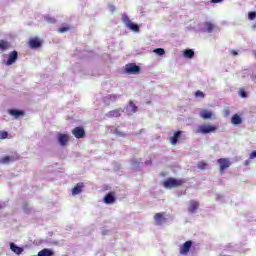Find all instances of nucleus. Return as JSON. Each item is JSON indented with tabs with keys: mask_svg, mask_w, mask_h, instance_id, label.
Here are the masks:
<instances>
[{
	"mask_svg": "<svg viewBox=\"0 0 256 256\" xmlns=\"http://www.w3.org/2000/svg\"><path fill=\"white\" fill-rule=\"evenodd\" d=\"M9 114L12 115V117L18 119V117H21L23 115V111L11 109L9 110Z\"/></svg>",
	"mask_w": 256,
	"mask_h": 256,
	"instance_id": "393cba45",
	"label": "nucleus"
},
{
	"mask_svg": "<svg viewBox=\"0 0 256 256\" xmlns=\"http://www.w3.org/2000/svg\"><path fill=\"white\" fill-rule=\"evenodd\" d=\"M231 123L232 125H241V123H243V119L241 116H239V114H234L232 116Z\"/></svg>",
	"mask_w": 256,
	"mask_h": 256,
	"instance_id": "aec40b11",
	"label": "nucleus"
},
{
	"mask_svg": "<svg viewBox=\"0 0 256 256\" xmlns=\"http://www.w3.org/2000/svg\"><path fill=\"white\" fill-rule=\"evenodd\" d=\"M217 164L219 165L220 175H223V173L225 171H227V169H229V167H231V159H229V158H220V159L217 160Z\"/></svg>",
	"mask_w": 256,
	"mask_h": 256,
	"instance_id": "7ed1b4c3",
	"label": "nucleus"
},
{
	"mask_svg": "<svg viewBox=\"0 0 256 256\" xmlns=\"http://www.w3.org/2000/svg\"><path fill=\"white\" fill-rule=\"evenodd\" d=\"M122 22L124 23L127 29L133 31L134 33H139V25L133 23L127 14H122Z\"/></svg>",
	"mask_w": 256,
	"mask_h": 256,
	"instance_id": "f03ea898",
	"label": "nucleus"
},
{
	"mask_svg": "<svg viewBox=\"0 0 256 256\" xmlns=\"http://www.w3.org/2000/svg\"><path fill=\"white\" fill-rule=\"evenodd\" d=\"M59 33H67L69 31V26H63L59 28Z\"/></svg>",
	"mask_w": 256,
	"mask_h": 256,
	"instance_id": "473e14b6",
	"label": "nucleus"
},
{
	"mask_svg": "<svg viewBox=\"0 0 256 256\" xmlns=\"http://www.w3.org/2000/svg\"><path fill=\"white\" fill-rule=\"evenodd\" d=\"M109 9L113 13V11H115V6L111 5V6H109Z\"/></svg>",
	"mask_w": 256,
	"mask_h": 256,
	"instance_id": "79ce46f5",
	"label": "nucleus"
},
{
	"mask_svg": "<svg viewBox=\"0 0 256 256\" xmlns=\"http://www.w3.org/2000/svg\"><path fill=\"white\" fill-rule=\"evenodd\" d=\"M140 71L141 67L135 63H129L125 65V73H127V75H139Z\"/></svg>",
	"mask_w": 256,
	"mask_h": 256,
	"instance_id": "39448f33",
	"label": "nucleus"
},
{
	"mask_svg": "<svg viewBox=\"0 0 256 256\" xmlns=\"http://www.w3.org/2000/svg\"><path fill=\"white\" fill-rule=\"evenodd\" d=\"M198 209H199V202L195 200H191L189 202V207H188L189 213H197Z\"/></svg>",
	"mask_w": 256,
	"mask_h": 256,
	"instance_id": "ddd939ff",
	"label": "nucleus"
},
{
	"mask_svg": "<svg viewBox=\"0 0 256 256\" xmlns=\"http://www.w3.org/2000/svg\"><path fill=\"white\" fill-rule=\"evenodd\" d=\"M13 161H15L13 156H5L0 158V165H9V163H13Z\"/></svg>",
	"mask_w": 256,
	"mask_h": 256,
	"instance_id": "6ab92c4d",
	"label": "nucleus"
},
{
	"mask_svg": "<svg viewBox=\"0 0 256 256\" xmlns=\"http://www.w3.org/2000/svg\"><path fill=\"white\" fill-rule=\"evenodd\" d=\"M154 223L158 226L165 225V223H167V214H165L164 212L156 213L154 215Z\"/></svg>",
	"mask_w": 256,
	"mask_h": 256,
	"instance_id": "0eeeda50",
	"label": "nucleus"
},
{
	"mask_svg": "<svg viewBox=\"0 0 256 256\" xmlns=\"http://www.w3.org/2000/svg\"><path fill=\"white\" fill-rule=\"evenodd\" d=\"M217 131L216 126L212 125H200L196 129L195 133H201V135H207L209 133H215Z\"/></svg>",
	"mask_w": 256,
	"mask_h": 256,
	"instance_id": "20e7f679",
	"label": "nucleus"
},
{
	"mask_svg": "<svg viewBox=\"0 0 256 256\" xmlns=\"http://www.w3.org/2000/svg\"><path fill=\"white\" fill-rule=\"evenodd\" d=\"M114 134H116L117 137H125V133L119 131V129H115Z\"/></svg>",
	"mask_w": 256,
	"mask_h": 256,
	"instance_id": "f704fd0d",
	"label": "nucleus"
},
{
	"mask_svg": "<svg viewBox=\"0 0 256 256\" xmlns=\"http://www.w3.org/2000/svg\"><path fill=\"white\" fill-rule=\"evenodd\" d=\"M116 199H115V194H113V192L108 193L105 197H104V203L106 205H113V203H115Z\"/></svg>",
	"mask_w": 256,
	"mask_h": 256,
	"instance_id": "f8f14e48",
	"label": "nucleus"
},
{
	"mask_svg": "<svg viewBox=\"0 0 256 256\" xmlns=\"http://www.w3.org/2000/svg\"><path fill=\"white\" fill-rule=\"evenodd\" d=\"M57 139H58V143H59L60 147H65V145H67V143H69V135H67V134L58 133Z\"/></svg>",
	"mask_w": 256,
	"mask_h": 256,
	"instance_id": "9d476101",
	"label": "nucleus"
},
{
	"mask_svg": "<svg viewBox=\"0 0 256 256\" xmlns=\"http://www.w3.org/2000/svg\"><path fill=\"white\" fill-rule=\"evenodd\" d=\"M83 191V183H78L73 189H72V195H79Z\"/></svg>",
	"mask_w": 256,
	"mask_h": 256,
	"instance_id": "b1692460",
	"label": "nucleus"
},
{
	"mask_svg": "<svg viewBox=\"0 0 256 256\" xmlns=\"http://www.w3.org/2000/svg\"><path fill=\"white\" fill-rule=\"evenodd\" d=\"M126 111L128 115H133V113H137V107L135 106V103L133 101H130L128 106L126 107Z\"/></svg>",
	"mask_w": 256,
	"mask_h": 256,
	"instance_id": "2eb2a0df",
	"label": "nucleus"
},
{
	"mask_svg": "<svg viewBox=\"0 0 256 256\" xmlns=\"http://www.w3.org/2000/svg\"><path fill=\"white\" fill-rule=\"evenodd\" d=\"M230 114H231V111H229V109L224 110V117H229Z\"/></svg>",
	"mask_w": 256,
	"mask_h": 256,
	"instance_id": "4c0bfd02",
	"label": "nucleus"
},
{
	"mask_svg": "<svg viewBox=\"0 0 256 256\" xmlns=\"http://www.w3.org/2000/svg\"><path fill=\"white\" fill-rule=\"evenodd\" d=\"M230 53H231V55H233V57H237V55H239V52H237L235 50H231Z\"/></svg>",
	"mask_w": 256,
	"mask_h": 256,
	"instance_id": "ea45409f",
	"label": "nucleus"
},
{
	"mask_svg": "<svg viewBox=\"0 0 256 256\" xmlns=\"http://www.w3.org/2000/svg\"><path fill=\"white\" fill-rule=\"evenodd\" d=\"M72 134L76 139H83L85 137V129L83 127H76L72 130Z\"/></svg>",
	"mask_w": 256,
	"mask_h": 256,
	"instance_id": "9b49d317",
	"label": "nucleus"
},
{
	"mask_svg": "<svg viewBox=\"0 0 256 256\" xmlns=\"http://www.w3.org/2000/svg\"><path fill=\"white\" fill-rule=\"evenodd\" d=\"M183 57L185 59H193L195 57V51L193 49H186L183 51Z\"/></svg>",
	"mask_w": 256,
	"mask_h": 256,
	"instance_id": "a211bd4d",
	"label": "nucleus"
},
{
	"mask_svg": "<svg viewBox=\"0 0 256 256\" xmlns=\"http://www.w3.org/2000/svg\"><path fill=\"white\" fill-rule=\"evenodd\" d=\"M207 167H209V165L205 161H201L198 163V169H200L201 171H205Z\"/></svg>",
	"mask_w": 256,
	"mask_h": 256,
	"instance_id": "cd10ccee",
	"label": "nucleus"
},
{
	"mask_svg": "<svg viewBox=\"0 0 256 256\" xmlns=\"http://www.w3.org/2000/svg\"><path fill=\"white\" fill-rule=\"evenodd\" d=\"M249 159H256V150L250 154Z\"/></svg>",
	"mask_w": 256,
	"mask_h": 256,
	"instance_id": "58836bf2",
	"label": "nucleus"
},
{
	"mask_svg": "<svg viewBox=\"0 0 256 256\" xmlns=\"http://www.w3.org/2000/svg\"><path fill=\"white\" fill-rule=\"evenodd\" d=\"M224 0H211L210 3H223Z\"/></svg>",
	"mask_w": 256,
	"mask_h": 256,
	"instance_id": "a19ab883",
	"label": "nucleus"
},
{
	"mask_svg": "<svg viewBox=\"0 0 256 256\" xmlns=\"http://www.w3.org/2000/svg\"><path fill=\"white\" fill-rule=\"evenodd\" d=\"M191 247H193V242L191 240L186 241L181 247H180V255H188L189 251H191Z\"/></svg>",
	"mask_w": 256,
	"mask_h": 256,
	"instance_id": "6e6552de",
	"label": "nucleus"
},
{
	"mask_svg": "<svg viewBox=\"0 0 256 256\" xmlns=\"http://www.w3.org/2000/svg\"><path fill=\"white\" fill-rule=\"evenodd\" d=\"M10 249L11 251H13V253H15L16 255H21V253H23V247H19L17 246L15 243H10Z\"/></svg>",
	"mask_w": 256,
	"mask_h": 256,
	"instance_id": "dca6fc26",
	"label": "nucleus"
},
{
	"mask_svg": "<svg viewBox=\"0 0 256 256\" xmlns=\"http://www.w3.org/2000/svg\"><path fill=\"white\" fill-rule=\"evenodd\" d=\"M29 45L31 49H39V47L41 46V41L39 40V38H34L29 41Z\"/></svg>",
	"mask_w": 256,
	"mask_h": 256,
	"instance_id": "f3484780",
	"label": "nucleus"
},
{
	"mask_svg": "<svg viewBox=\"0 0 256 256\" xmlns=\"http://www.w3.org/2000/svg\"><path fill=\"white\" fill-rule=\"evenodd\" d=\"M180 185H183V180L169 178L164 181V187L166 189H173V187H180Z\"/></svg>",
	"mask_w": 256,
	"mask_h": 256,
	"instance_id": "423d86ee",
	"label": "nucleus"
},
{
	"mask_svg": "<svg viewBox=\"0 0 256 256\" xmlns=\"http://www.w3.org/2000/svg\"><path fill=\"white\" fill-rule=\"evenodd\" d=\"M216 201H223V195L216 194Z\"/></svg>",
	"mask_w": 256,
	"mask_h": 256,
	"instance_id": "e433bc0d",
	"label": "nucleus"
},
{
	"mask_svg": "<svg viewBox=\"0 0 256 256\" xmlns=\"http://www.w3.org/2000/svg\"><path fill=\"white\" fill-rule=\"evenodd\" d=\"M239 95L240 97H242V99H247V92L245 91V89H240Z\"/></svg>",
	"mask_w": 256,
	"mask_h": 256,
	"instance_id": "c756f323",
	"label": "nucleus"
},
{
	"mask_svg": "<svg viewBox=\"0 0 256 256\" xmlns=\"http://www.w3.org/2000/svg\"><path fill=\"white\" fill-rule=\"evenodd\" d=\"M200 117L202 119H211V117H213V112H211L207 109H204L200 112Z\"/></svg>",
	"mask_w": 256,
	"mask_h": 256,
	"instance_id": "412c9836",
	"label": "nucleus"
},
{
	"mask_svg": "<svg viewBox=\"0 0 256 256\" xmlns=\"http://www.w3.org/2000/svg\"><path fill=\"white\" fill-rule=\"evenodd\" d=\"M44 19H45V21H47V23H55V18H51L49 16H45Z\"/></svg>",
	"mask_w": 256,
	"mask_h": 256,
	"instance_id": "c9c22d12",
	"label": "nucleus"
},
{
	"mask_svg": "<svg viewBox=\"0 0 256 256\" xmlns=\"http://www.w3.org/2000/svg\"><path fill=\"white\" fill-rule=\"evenodd\" d=\"M18 58H19V53L17 51L14 50L10 52L5 65H7V67L13 65V63L17 62Z\"/></svg>",
	"mask_w": 256,
	"mask_h": 256,
	"instance_id": "1a4fd4ad",
	"label": "nucleus"
},
{
	"mask_svg": "<svg viewBox=\"0 0 256 256\" xmlns=\"http://www.w3.org/2000/svg\"><path fill=\"white\" fill-rule=\"evenodd\" d=\"M153 53H155L159 57H163V55H165V49H163V48H156V49H154Z\"/></svg>",
	"mask_w": 256,
	"mask_h": 256,
	"instance_id": "bb28decb",
	"label": "nucleus"
},
{
	"mask_svg": "<svg viewBox=\"0 0 256 256\" xmlns=\"http://www.w3.org/2000/svg\"><path fill=\"white\" fill-rule=\"evenodd\" d=\"M8 49H11V43L6 40H0V53H5Z\"/></svg>",
	"mask_w": 256,
	"mask_h": 256,
	"instance_id": "4468645a",
	"label": "nucleus"
},
{
	"mask_svg": "<svg viewBox=\"0 0 256 256\" xmlns=\"http://www.w3.org/2000/svg\"><path fill=\"white\" fill-rule=\"evenodd\" d=\"M121 113H123L121 109H115L108 112L106 115L107 117H121Z\"/></svg>",
	"mask_w": 256,
	"mask_h": 256,
	"instance_id": "5701e85b",
	"label": "nucleus"
},
{
	"mask_svg": "<svg viewBox=\"0 0 256 256\" xmlns=\"http://www.w3.org/2000/svg\"><path fill=\"white\" fill-rule=\"evenodd\" d=\"M9 137V133L6 131H0V139H7Z\"/></svg>",
	"mask_w": 256,
	"mask_h": 256,
	"instance_id": "2f4dec72",
	"label": "nucleus"
},
{
	"mask_svg": "<svg viewBox=\"0 0 256 256\" xmlns=\"http://www.w3.org/2000/svg\"><path fill=\"white\" fill-rule=\"evenodd\" d=\"M109 99L111 101H117L118 99H121V95H119V94H112V95H109Z\"/></svg>",
	"mask_w": 256,
	"mask_h": 256,
	"instance_id": "c85d7f7f",
	"label": "nucleus"
},
{
	"mask_svg": "<svg viewBox=\"0 0 256 256\" xmlns=\"http://www.w3.org/2000/svg\"><path fill=\"white\" fill-rule=\"evenodd\" d=\"M39 256H53V252L50 249L44 248L40 252H38Z\"/></svg>",
	"mask_w": 256,
	"mask_h": 256,
	"instance_id": "a878e982",
	"label": "nucleus"
},
{
	"mask_svg": "<svg viewBox=\"0 0 256 256\" xmlns=\"http://www.w3.org/2000/svg\"><path fill=\"white\" fill-rule=\"evenodd\" d=\"M250 161L249 160H246L244 165H249Z\"/></svg>",
	"mask_w": 256,
	"mask_h": 256,
	"instance_id": "37998d69",
	"label": "nucleus"
},
{
	"mask_svg": "<svg viewBox=\"0 0 256 256\" xmlns=\"http://www.w3.org/2000/svg\"><path fill=\"white\" fill-rule=\"evenodd\" d=\"M183 131H177L173 137L170 138V142L172 145H177V141H179V137H181Z\"/></svg>",
	"mask_w": 256,
	"mask_h": 256,
	"instance_id": "4be33fe9",
	"label": "nucleus"
},
{
	"mask_svg": "<svg viewBox=\"0 0 256 256\" xmlns=\"http://www.w3.org/2000/svg\"><path fill=\"white\" fill-rule=\"evenodd\" d=\"M255 18H256V12H249V13H248V19H249L250 21L255 20Z\"/></svg>",
	"mask_w": 256,
	"mask_h": 256,
	"instance_id": "7c9ffc66",
	"label": "nucleus"
},
{
	"mask_svg": "<svg viewBox=\"0 0 256 256\" xmlns=\"http://www.w3.org/2000/svg\"><path fill=\"white\" fill-rule=\"evenodd\" d=\"M198 30L202 33H215L219 31V27L212 22L206 21L198 24Z\"/></svg>",
	"mask_w": 256,
	"mask_h": 256,
	"instance_id": "f257e3e1",
	"label": "nucleus"
},
{
	"mask_svg": "<svg viewBox=\"0 0 256 256\" xmlns=\"http://www.w3.org/2000/svg\"><path fill=\"white\" fill-rule=\"evenodd\" d=\"M195 97H199L200 99H203L205 97V94L202 91H196L195 92Z\"/></svg>",
	"mask_w": 256,
	"mask_h": 256,
	"instance_id": "72a5a7b5",
	"label": "nucleus"
}]
</instances>
